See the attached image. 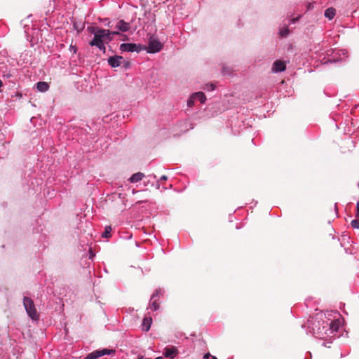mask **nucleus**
Returning a JSON list of instances; mask_svg holds the SVG:
<instances>
[{"label":"nucleus","instance_id":"15","mask_svg":"<svg viewBox=\"0 0 359 359\" xmlns=\"http://www.w3.org/2000/svg\"><path fill=\"white\" fill-rule=\"evenodd\" d=\"M327 325H329L330 327V329L332 331L337 332L339 327L340 322L338 320H332L330 322V323H328V322H326Z\"/></svg>","mask_w":359,"mask_h":359},{"label":"nucleus","instance_id":"18","mask_svg":"<svg viewBox=\"0 0 359 359\" xmlns=\"http://www.w3.org/2000/svg\"><path fill=\"white\" fill-rule=\"evenodd\" d=\"M150 307L153 311H156L159 308V304L157 303L156 300H154L151 304Z\"/></svg>","mask_w":359,"mask_h":359},{"label":"nucleus","instance_id":"12","mask_svg":"<svg viewBox=\"0 0 359 359\" xmlns=\"http://www.w3.org/2000/svg\"><path fill=\"white\" fill-rule=\"evenodd\" d=\"M36 88L40 92H46L48 90L49 86L46 82L40 81L36 83Z\"/></svg>","mask_w":359,"mask_h":359},{"label":"nucleus","instance_id":"30","mask_svg":"<svg viewBox=\"0 0 359 359\" xmlns=\"http://www.w3.org/2000/svg\"><path fill=\"white\" fill-rule=\"evenodd\" d=\"M212 359H217V358L215 356H212Z\"/></svg>","mask_w":359,"mask_h":359},{"label":"nucleus","instance_id":"21","mask_svg":"<svg viewBox=\"0 0 359 359\" xmlns=\"http://www.w3.org/2000/svg\"><path fill=\"white\" fill-rule=\"evenodd\" d=\"M195 99L193 98L192 97L188 100L187 102V105L189 107H191L193 104H194V100Z\"/></svg>","mask_w":359,"mask_h":359},{"label":"nucleus","instance_id":"17","mask_svg":"<svg viewBox=\"0 0 359 359\" xmlns=\"http://www.w3.org/2000/svg\"><path fill=\"white\" fill-rule=\"evenodd\" d=\"M111 227L110 226H107L105 227L104 231L102 233V236L103 238H110L111 237Z\"/></svg>","mask_w":359,"mask_h":359},{"label":"nucleus","instance_id":"28","mask_svg":"<svg viewBox=\"0 0 359 359\" xmlns=\"http://www.w3.org/2000/svg\"><path fill=\"white\" fill-rule=\"evenodd\" d=\"M108 27L112 28L114 27L113 25H111V22L108 23Z\"/></svg>","mask_w":359,"mask_h":359},{"label":"nucleus","instance_id":"27","mask_svg":"<svg viewBox=\"0 0 359 359\" xmlns=\"http://www.w3.org/2000/svg\"><path fill=\"white\" fill-rule=\"evenodd\" d=\"M298 19H299V17H298V18H294V19H292V21L293 22H296L297 20H298Z\"/></svg>","mask_w":359,"mask_h":359},{"label":"nucleus","instance_id":"29","mask_svg":"<svg viewBox=\"0 0 359 359\" xmlns=\"http://www.w3.org/2000/svg\"><path fill=\"white\" fill-rule=\"evenodd\" d=\"M2 86V81L0 80V87Z\"/></svg>","mask_w":359,"mask_h":359},{"label":"nucleus","instance_id":"25","mask_svg":"<svg viewBox=\"0 0 359 359\" xmlns=\"http://www.w3.org/2000/svg\"><path fill=\"white\" fill-rule=\"evenodd\" d=\"M168 177L166 175H163L161 177V180H167Z\"/></svg>","mask_w":359,"mask_h":359},{"label":"nucleus","instance_id":"1","mask_svg":"<svg viewBox=\"0 0 359 359\" xmlns=\"http://www.w3.org/2000/svg\"><path fill=\"white\" fill-rule=\"evenodd\" d=\"M93 28V32H94V38L89 43L91 46H96L100 50L105 51V46L104 44V33L106 32L104 29H97Z\"/></svg>","mask_w":359,"mask_h":359},{"label":"nucleus","instance_id":"2","mask_svg":"<svg viewBox=\"0 0 359 359\" xmlns=\"http://www.w3.org/2000/svg\"><path fill=\"white\" fill-rule=\"evenodd\" d=\"M23 304L29 316L32 320H38L39 314L36 311L33 301L29 297H25L23 299Z\"/></svg>","mask_w":359,"mask_h":359},{"label":"nucleus","instance_id":"13","mask_svg":"<svg viewBox=\"0 0 359 359\" xmlns=\"http://www.w3.org/2000/svg\"><path fill=\"white\" fill-rule=\"evenodd\" d=\"M106 32L104 33V41H111L112 39V37L111 35H118L119 32L118 31H109V29H104Z\"/></svg>","mask_w":359,"mask_h":359},{"label":"nucleus","instance_id":"19","mask_svg":"<svg viewBox=\"0 0 359 359\" xmlns=\"http://www.w3.org/2000/svg\"><path fill=\"white\" fill-rule=\"evenodd\" d=\"M351 226L354 229H358L359 228V221L358 219L352 220Z\"/></svg>","mask_w":359,"mask_h":359},{"label":"nucleus","instance_id":"14","mask_svg":"<svg viewBox=\"0 0 359 359\" xmlns=\"http://www.w3.org/2000/svg\"><path fill=\"white\" fill-rule=\"evenodd\" d=\"M192 97L194 98L195 100L196 99L198 100L201 103H204L206 100L205 95L202 92H198V93H194L192 95Z\"/></svg>","mask_w":359,"mask_h":359},{"label":"nucleus","instance_id":"10","mask_svg":"<svg viewBox=\"0 0 359 359\" xmlns=\"http://www.w3.org/2000/svg\"><path fill=\"white\" fill-rule=\"evenodd\" d=\"M144 177V173H142L141 172H136V173L133 174L130 177L129 181L131 183H135V182L141 181L143 179Z\"/></svg>","mask_w":359,"mask_h":359},{"label":"nucleus","instance_id":"6","mask_svg":"<svg viewBox=\"0 0 359 359\" xmlns=\"http://www.w3.org/2000/svg\"><path fill=\"white\" fill-rule=\"evenodd\" d=\"M123 62H125L123 57L118 55L112 56L108 59V63L111 67H117L120 66Z\"/></svg>","mask_w":359,"mask_h":359},{"label":"nucleus","instance_id":"7","mask_svg":"<svg viewBox=\"0 0 359 359\" xmlns=\"http://www.w3.org/2000/svg\"><path fill=\"white\" fill-rule=\"evenodd\" d=\"M178 353V350L175 346H166L163 351V355L166 358H174Z\"/></svg>","mask_w":359,"mask_h":359},{"label":"nucleus","instance_id":"3","mask_svg":"<svg viewBox=\"0 0 359 359\" xmlns=\"http://www.w3.org/2000/svg\"><path fill=\"white\" fill-rule=\"evenodd\" d=\"M162 48V43L158 40L151 36L149 40L148 47L144 49L149 53H155L159 52Z\"/></svg>","mask_w":359,"mask_h":359},{"label":"nucleus","instance_id":"4","mask_svg":"<svg viewBox=\"0 0 359 359\" xmlns=\"http://www.w3.org/2000/svg\"><path fill=\"white\" fill-rule=\"evenodd\" d=\"M115 351H116L114 349H107V348H104L102 350H97V351H95L89 353L86 356V359H96V358L103 356L104 355H110V354L114 353Z\"/></svg>","mask_w":359,"mask_h":359},{"label":"nucleus","instance_id":"16","mask_svg":"<svg viewBox=\"0 0 359 359\" xmlns=\"http://www.w3.org/2000/svg\"><path fill=\"white\" fill-rule=\"evenodd\" d=\"M336 14V11L333 8H329L326 9L325 12V16L330 20H332Z\"/></svg>","mask_w":359,"mask_h":359},{"label":"nucleus","instance_id":"11","mask_svg":"<svg viewBox=\"0 0 359 359\" xmlns=\"http://www.w3.org/2000/svg\"><path fill=\"white\" fill-rule=\"evenodd\" d=\"M152 323V318L151 317H146L143 319L142 322V330L145 332L149 330Z\"/></svg>","mask_w":359,"mask_h":359},{"label":"nucleus","instance_id":"20","mask_svg":"<svg viewBox=\"0 0 359 359\" xmlns=\"http://www.w3.org/2000/svg\"><path fill=\"white\" fill-rule=\"evenodd\" d=\"M289 33V29L287 28L283 29L280 31V34L282 36H286Z\"/></svg>","mask_w":359,"mask_h":359},{"label":"nucleus","instance_id":"22","mask_svg":"<svg viewBox=\"0 0 359 359\" xmlns=\"http://www.w3.org/2000/svg\"><path fill=\"white\" fill-rule=\"evenodd\" d=\"M208 89L213 90L215 89V85L212 83L208 85Z\"/></svg>","mask_w":359,"mask_h":359},{"label":"nucleus","instance_id":"24","mask_svg":"<svg viewBox=\"0 0 359 359\" xmlns=\"http://www.w3.org/2000/svg\"><path fill=\"white\" fill-rule=\"evenodd\" d=\"M156 295H158L157 290L152 294L151 300H152Z\"/></svg>","mask_w":359,"mask_h":359},{"label":"nucleus","instance_id":"5","mask_svg":"<svg viewBox=\"0 0 359 359\" xmlns=\"http://www.w3.org/2000/svg\"><path fill=\"white\" fill-rule=\"evenodd\" d=\"M144 48L140 45L135 43H122L120 46V50L121 51L127 52H140Z\"/></svg>","mask_w":359,"mask_h":359},{"label":"nucleus","instance_id":"26","mask_svg":"<svg viewBox=\"0 0 359 359\" xmlns=\"http://www.w3.org/2000/svg\"><path fill=\"white\" fill-rule=\"evenodd\" d=\"M210 356V353H206L205 355H204V358L205 359H208L209 358V357Z\"/></svg>","mask_w":359,"mask_h":359},{"label":"nucleus","instance_id":"9","mask_svg":"<svg viewBox=\"0 0 359 359\" xmlns=\"http://www.w3.org/2000/svg\"><path fill=\"white\" fill-rule=\"evenodd\" d=\"M285 64L280 61L276 60L273 62L272 70L276 72H283L285 69Z\"/></svg>","mask_w":359,"mask_h":359},{"label":"nucleus","instance_id":"23","mask_svg":"<svg viewBox=\"0 0 359 359\" xmlns=\"http://www.w3.org/2000/svg\"><path fill=\"white\" fill-rule=\"evenodd\" d=\"M356 209H357V214H356V217H359V201L357 203V205H356Z\"/></svg>","mask_w":359,"mask_h":359},{"label":"nucleus","instance_id":"8","mask_svg":"<svg viewBox=\"0 0 359 359\" xmlns=\"http://www.w3.org/2000/svg\"><path fill=\"white\" fill-rule=\"evenodd\" d=\"M130 26L128 22H125L123 20H121L116 23L114 28L117 29L121 32H125L130 29Z\"/></svg>","mask_w":359,"mask_h":359}]
</instances>
